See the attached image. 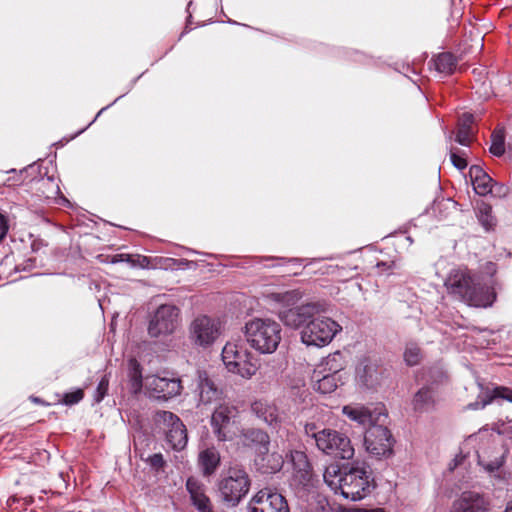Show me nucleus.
<instances>
[{
	"label": "nucleus",
	"mask_w": 512,
	"mask_h": 512,
	"mask_svg": "<svg viewBox=\"0 0 512 512\" xmlns=\"http://www.w3.org/2000/svg\"><path fill=\"white\" fill-rule=\"evenodd\" d=\"M323 478L325 483L345 499L358 501L365 498L374 488L371 472L365 467L351 466L342 470L339 465L326 467Z\"/></svg>",
	"instance_id": "obj_1"
},
{
	"label": "nucleus",
	"mask_w": 512,
	"mask_h": 512,
	"mask_svg": "<svg viewBox=\"0 0 512 512\" xmlns=\"http://www.w3.org/2000/svg\"><path fill=\"white\" fill-rule=\"evenodd\" d=\"M444 287L451 297L469 306L486 308L496 299L494 287L476 282L465 267L451 269L444 280Z\"/></svg>",
	"instance_id": "obj_2"
},
{
	"label": "nucleus",
	"mask_w": 512,
	"mask_h": 512,
	"mask_svg": "<svg viewBox=\"0 0 512 512\" xmlns=\"http://www.w3.org/2000/svg\"><path fill=\"white\" fill-rule=\"evenodd\" d=\"M264 297L267 301L283 308L278 312L279 319L285 326L292 329L303 328L313 317L326 311V304L322 302L290 307L301 300L302 293L299 290L267 292Z\"/></svg>",
	"instance_id": "obj_3"
},
{
	"label": "nucleus",
	"mask_w": 512,
	"mask_h": 512,
	"mask_svg": "<svg viewBox=\"0 0 512 512\" xmlns=\"http://www.w3.org/2000/svg\"><path fill=\"white\" fill-rule=\"evenodd\" d=\"M246 342L260 354L274 353L281 340V325L268 317H253L242 328Z\"/></svg>",
	"instance_id": "obj_4"
},
{
	"label": "nucleus",
	"mask_w": 512,
	"mask_h": 512,
	"mask_svg": "<svg viewBox=\"0 0 512 512\" xmlns=\"http://www.w3.org/2000/svg\"><path fill=\"white\" fill-rule=\"evenodd\" d=\"M222 361L229 373L251 379L258 371V358L241 342H227L222 349Z\"/></svg>",
	"instance_id": "obj_5"
},
{
	"label": "nucleus",
	"mask_w": 512,
	"mask_h": 512,
	"mask_svg": "<svg viewBox=\"0 0 512 512\" xmlns=\"http://www.w3.org/2000/svg\"><path fill=\"white\" fill-rule=\"evenodd\" d=\"M251 480L247 471L238 465L231 466L222 476L218 489L222 501L231 507L237 506L250 490Z\"/></svg>",
	"instance_id": "obj_6"
},
{
	"label": "nucleus",
	"mask_w": 512,
	"mask_h": 512,
	"mask_svg": "<svg viewBox=\"0 0 512 512\" xmlns=\"http://www.w3.org/2000/svg\"><path fill=\"white\" fill-rule=\"evenodd\" d=\"M342 330L340 324L329 317L317 315L301 330V341L307 346L324 347Z\"/></svg>",
	"instance_id": "obj_7"
},
{
	"label": "nucleus",
	"mask_w": 512,
	"mask_h": 512,
	"mask_svg": "<svg viewBox=\"0 0 512 512\" xmlns=\"http://www.w3.org/2000/svg\"><path fill=\"white\" fill-rule=\"evenodd\" d=\"M181 323V310L173 304H162L151 314L148 334L153 338L172 335Z\"/></svg>",
	"instance_id": "obj_8"
},
{
	"label": "nucleus",
	"mask_w": 512,
	"mask_h": 512,
	"mask_svg": "<svg viewBox=\"0 0 512 512\" xmlns=\"http://www.w3.org/2000/svg\"><path fill=\"white\" fill-rule=\"evenodd\" d=\"M239 411L230 403H219L211 416V427L219 441L231 440L238 431Z\"/></svg>",
	"instance_id": "obj_9"
},
{
	"label": "nucleus",
	"mask_w": 512,
	"mask_h": 512,
	"mask_svg": "<svg viewBox=\"0 0 512 512\" xmlns=\"http://www.w3.org/2000/svg\"><path fill=\"white\" fill-rule=\"evenodd\" d=\"M317 448L329 456L347 460L351 459L355 452L348 436L329 428L321 430L317 438Z\"/></svg>",
	"instance_id": "obj_10"
},
{
	"label": "nucleus",
	"mask_w": 512,
	"mask_h": 512,
	"mask_svg": "<svg viewBox=\"0 0 512 512\" xmlns=\"http://www.w3.org/2000/svg\"><path fill=\"white\" fill-rule=\"evenodd\" d=\"M220 335V321L206 315L197 316L189 325V338L200 347H209Z\"/></svg>",
	"instance_id": "obj_11"
},
{
	"label": "nucleus",
	"mask_w": 512,
	"mask_h": 512,
	"mask_svg": "<svg viewBox=\"0 0 512 512\" xmlns=\"http://www.w3.org/2000/svg\"><path fill=\"white\" fill-rule=\"evenodd\" d=\"M364 445L369 454L377 458L388 457L392 454V434L386 427L374 425L366 431Z\"/></svg>",
	"instance_id": "obj_12"
},
{
	"label": "nucleus",
	"mask_w": 512,
	"mask_h": 512,
	"mask_svg": "<svg viewBox=\"0 0 512 512\" xmlns=\"http://www.w3.org/2000/svg\"><path fill=\"white\" fill-rule=\"evenodd\" d=\"M250 512H289L285 497L270 489L258 491L249 503Z\"/></svg>",
	"instance_id": "obj_13"
},
{
	"label": "nucleus",
	"mask_w": 512,
	"mask_h": 512,
	"mask_svg": "<svg viewBox=\"0 0 512 512\" xmlns=\"http://www.w3.org/2000/svg\"><path fill=\"white\" fill-rule=\"evenodd\" d=\"M150 397L167 400L179 395L182 385L179 378H167L160 376H147L144 383Z\"/></svg>",
	"instance_id": "obj_14"
},
{
	"label": "nucleus",
	"mask_w": 512,
	"mask_h": 512,
	"mask_svg": "<svg viewBox=\"0 0 512 512\" xmlns=\"http://www.w3.org/2000/svg\"><path fill=\"white\" fill-rule=\"evenodd\" d=\"M450 512H491V502L483 493L464 491L453 501Z\"/></svg>",
	"instance_id": "obj_15"
},
{
	"label": "nucleus",
	"mask_w": 512,
	"mask_h": 512,
	"mask_svg": "<svg viewBox=\"0 0 512 512\" xmlns=\"http://www.w3.org/2000/svg\"><path fill=\"white\" fill-rule=\"evenodd\" d=\"M160 421L168 427L167 441L175 450L183 449L187 444V433L179 417L169 411H160L157 414Z\"/></svg>",
	"instance_id": "obj_16"
},
{
	"label": "nucleus",
	"mask_w": 512,
	"mask_h": 512,
	"mask_svg": "<svg viewBox=\"0 0 512 512\" xmlns=\"http://www.w3.org/2000/svg\"><path fill=\"white\" fill-rule=\"evenodd\" d=\"M199 402L203 405L217 403L222 399L223 392L205 371L197 372Z\"/></svg>",
	"instance_id": "obj_17"
},
{
	"label": "nucleus",
	"mask_w": 512,
	"mask_h": 512,
	"mask_svg": "<svg viewBox=\"0 0 512 512\" xmlns=\"http://www.w3.org/2000/svg\"><path fill=\"white\" fill-rule=\"evenodd\" d=\"M504 450L500 446L482 449L478 453V463L490 474L495 473L504 463Z\"/></svg>",
	"instance_id": "obj_18"
},
{
	"label": "nucleus",
	"mask_w": 512,
	"mask_h": 512,
	"mask_svg": "<svg viewBox=\"0 0 512 512\" xmlns=\"http://www.w3.org/2000/svg\"><path fill=\"white\" fill-rule=\"evenodd\" d=\"M186 489L190 494L191 501L199 512H213L212 504L205 494L204 486L195 478H188Z\"/></svg>",
	"instance_id": "obj_19"
},
{
	"label": "nucleus",
	"mask_w": 512,
	"mask_h": 512,
	"mask_svg": "<svg viewBox=\"0 0 512 512\" xmlns=\"http://www.w3.org/2000/svg\"><path fill=\"white\" fill-rule=\"evenodd\" d=\"M37 190L48 201H54L55 203L68 202L61 194L59 181L52 176L39 179L37 181Z\"/></svg>",
	"instance_id": "obj_20"
},
{
	"label": "nucleus",
	"mask_w": 512,
	"mask_h": 512,
	"mask_svg": "<svg viewBox=\"0 0 512 512\" xmlns=\"http://www.w3.org/2000/svg\"><path fill=\"white\" fill-rule=\"evenodd\" d=\"M252 412L269 426L276 428L280 423L278 408L267 401L257 400L251 405Z\"/></svg>",
	"instance_id": "obj_21"
},
{
	"label": "nucleus",
	"mask_w": 512,
	"mask_h": 512,
	"mask_svg": "<svg viewBox=\"0 0 512 512\" xmlns=\"http://www.w3.org/2000/svg\"><path fill=\"white\" fill-rule=\"evenodd\" d=\"M469 175L474 191L480 196H486L492 192L493 179L479 165H472Z\"/></svg>",
	"instance_id": "obj_22"
},
{
	"label": "nucleus",
	"mask_w": 512,
	"mask_h": 512,
	"mask_svg": "<svg viewBox=\"0 0 512 512\" xmlns=\"http://www.w3.org/2000/svg\"><path fill=\"white\" fill-rule=\"evenodd\" d=\"M312 379L314 381V389L323 394L334 392L343 383L342 375L318 373L317 369L314 370Z\"/></svg>",
	"instance_id": "obj_23"
},
{
	"label": "nucleus",
	"mask_w": 512,
	"mask_h": 512,
	"mask_svg": "<svg viewBox=\"0 0 512 512\" xmlns=\"http://www.w3.org/2000/svg\"><path fill=\"white\" fill-rule=\"evenodd\" d=\"M346 361L344 355L340 351L329 354L316 367L318 373H328L333 375H341L340 372L345 368Z\"/></svg>",
	"instance_id": "obj_24"
},
{
	"label": "nucleus",
	"mask_w": 512,
	"mask_h": 512,
	"mask_svg": "<svg viewBox=\"0 0 512 512\" xmlns=\"http://www.w3.org/2000/svg\"><path fill=\"white\" fill-rule=\"evenodd\" d=\"M199 465L205 475H211L220 463L219 452L214 448H207L199 453Z\"/></svg>",
	"instance_id": "obj_25"
},
{
	"label": "nucleus",
	"mask_w": 512,
	"mask_h": 512,
	"mask_svg": "<svg viewBox=\"0 0 512 512\" xmlns=\"http://www.w3.org/2000/svg\"><path fill=\"white\" fill-rule=\"evenodd\" d=\"M474 121V117L470 113H463L458 125V130L456 134V142L460 145L468 146L471 137H472V123Z\"/></svg>",
	"instance_id": "obj_26"
},
{
	"label": "nucleus",
	"mask_w": 512,
	"mask_h": 512,
	"mask_svg": "<svg viewBox=\"0 0 512 512\" xmlns=\"http://www.w3.org/2000/svg\"><path fill=\"white\" fill-rule=\"evenodd\" d=\"M245 441L258 447L260 453L268 451L269 436L266 432L260 429H248L243 433Z\"/></svg>",
	"instance_id": "obj_27"
},
{
	"label": "nucleus",
	"mask_w": 512,
	"mask_h": 512,
	"mask_svg": "<svg viewBox=\"0 0 512 512\" xmlns=\"http://www.w3.org/2000/svg\"><path fill=\"white\" fill-rule=\"evenodd\" d=\"M342 412L350 420L357 422L360 425H365L371 421V414L368 409L359 405H346L343 407Z\"/></svg>",
	"instance_id": "obj_28"
},
{
	"label": "nucleus",
	"mask_w": 512,
	"mask_h": 512,
	"mask_svg": "<svg viewBox=\"0 0 512 512\" xmlns=\"http://www.w3.org/2000/svg\"><path fill=\"white\" fill-rule=\"evenodd\" d=\"M434 403L433 393L429 388L420 389L414 396L413 406L417 411L429 409Z\"/></svg>",
	"instance_id": "obj_29"
},
{
	"label": "nucleus",
	"mask_w": 512,
	"mask_h": 512,
	"mask_svg": "<svg viewBox=\"0 0 512 512\" xmlns=\"http://www.w3.org/2000/svg\"><path fill=\"white\" fill-rule=\"evenodd\" d=\"M130 387L134 393H138L143 386L141 366L136 359L129 360Z\"/></svg>",
	"instance_id": "obj_30"
},
{
	"label": "nucleus",
	"mask_w": 512,
	"mask_h": 512,
	"mask_svg": "<svg viewBox=\"0 0 512 512\" xmlns=\"http://www.w3.org/2000/svg\"><path fill=\"white\" fill-rule=\"evenodd\" d=\"M284 460L278 453L267 454L261 458V468L265 473H276L281 470Z\"/></svg>",
	"instance_id": "obj_31"
},
{
	"label": "nucleus",
	"mask_w": 512,
	"mask_h": 512,
	"mask_svg": "<svg viewBox=\"0 0 512 512\" xmlns=\"http://www.w3.org/2000/svg\"><path fill=\"white\" fill-rule=\"evenodd\" d=\"M438 72L450 74L455 68V58L451 53H441L434 60Z\"/></svg>",
	"instance_id": "obj_32"
},
{
	"label": "nucleus",
	"mask_w": 512,
	"mask_h": 512,
	"mask_svg": "<svg viewBox=\"0 0 512 512\" xmlns=\"http://www.w3.org/2000/svg\"><path fill=\"white\" fill-rule=\"evenodd\" d=\"M490 152L500 157L505 152V135L503 129H496L491 135Z\"/></svg>",
	"instance_id": "obj_33"
},
{
	"label": "nucleus",
	"mask_w": 512,
	"mask_h": 512,
	"mask_svg": "<svg viewBox=\"0 0 512 512\" xmlns=\"http://www.w3.org/2000/svg\"><path fill=\"white\" fill-rule=\"evenodd\" d=\"M477 217L486 230L491 229L495 225V219L492 216V208L488 204L482 203L479 206Z\"/></svg>",
	"instance_id": "obj_34"
},
{
	"label": "nucleus",
	"mask_w": 512,
	"mask_h": 512,
	"mask_svg": "<svg viewBox=\"0 0 512 512\" xmlns=\"http://www.w3.org/2000/svg\"><path fill=\"white\" fill-rule=\"evenodd\" d=\"M421 358H422V353L417 344L409 343L406 345V348L404 351V360L408 365H410V366L417 365L420 362Z\"/></svg>",
	"instance_id": "obj_35"
},
{
	"label": "nucleus",
	"mask_w": 512,
	"mask_h": 512,
	"mask_svg": "<svg viewBox=\"0 0 512 512\" xmlns=\"http://www.w3.org/2000/svg\"><path fill=\"white\" fill-rule=\"evenodd\" d=\"M108 386H109V379L105 375L101 378V380L98 383V386L96 388V391L94 393L95 402L99 403L103 400V398L107 394Z\"/></svg>",
	"instance_id": "obj_36"
},
{
	"label": "nucleus",
	"mask_w": 512,
	"mask_h": 512,
	"mask_svg": "<svg viewBox=\"0 0 512 512\" xmlns=\"http://www.w3.org/2000/svg\"><path fill=\"white\" fill-rule=\"evenodd\" d=\"M308 396V390L303 387L291 389V397L296 404L304 403Z\"/></svg>",
	"instance_id": "obj_37"
},
{
	"label": "nucleus",
	"mask_w": 512,
	"mask_h": 512,
	"mask_svg": "<svg viewBox=\"0 0 512 512\" xmlns=\"http://www.w3.org/2000/svg\"><path fill=\"white\" fill-rule=\"evenodd\" d=\"M84 397V393L81 389H77L76 391L66 393L64 396V403L67 405H73L81 401Z\"/></svg>",
	"instance_id": "obj_38"
},
{
	"label": "nucleus",
	"mask_w": 512,
	"mask_h": 512,
	"mask_svg": "<svg viewBox=\"0 0 512 512\" xmlns=\"http://www.w3.org/2000/svg\"><path fill=\"white\" fill-rule=\"evenodd\" d=\"M450 158L452 164L459 170H463L467 167V161L464 157L458 155L456 152L451 151Z\"/></svg>",
	"instance_id": "obj_39"
},
{
	"label": "nucleus",
	"mask_w": 512,
	"mask_h": 512,
	"mask_svg": "<svg viewBox=\"0 0 512 512\" xmlns=\"http://www.w3.org/2000/svg\"><path fill=\"white\" fill-rule=\"evenodd\" d=\"M494 397H499L512 402V389L506 387H496L493 391Z\"/></svg>",
	"instance_id": "obj_40"
},
{
	"label": "nucleus",
	"mask_w": 512,
	"mask_h": 512,
	"mask_svg": "<svg viewBox=\"0 0 512 512\" xmlns=\"http://www.w3.org/2000/svg\"><path fill=\"white\" fill-rule=\"evenodd\" d=\"M304 431L305 434L308 437H311L314 440L315 444L317 445V438L318 435L321 433V430H318L317 426L314 423H307L304 426Z\"/></svg>",
	"instance_id": "obj_41"
},
{
	"label": "nucleus",
	"mask_w": 512,
	"mask_h": 512,
	"mask_svg": "<svg viewBox=\"0 0 512 512\" xmlns=\"http://www.w3.org/2000/svg\"><path fill=\"white\" fill-rule=\"evenodd\" d=\"M9 230L8 219L3 214H0V243L4 240Z\"/></svg>",
	"instance_id": "obj_42"
},
{
	"label": "nucleus",
	"mask_w": 512,
	"mask_h": 512,
	"mask_svg": "<svg viewBox=\"0 0 512 512\" xmlns=\"http://www.w3.org/2000/svg\"><path fill=\"white\" fill-rule=\"evenodd\" d=\"M119 262H128L131 263L132 266H135V262L132 260L131 256L128 254H117L111 257L110 263L115 264Z\"/></svg>",
	"instance_id": "obj_43"
},
{
	"label": "nucleus",
	"mask_w": 512,
	"mask_h": 512,
	"mask_svg": "<svg viewBox=\"0 0 512 512\" xmlns=\"http://www.w3.org/2000/svg\"><path fill=\"white\" fill-rule=\"evenodd\" d=\"M149 462L152 467L154 468H161L164 465V459L161 454H154L149 457Z\"/></svg>",
	"instance_id": "obj_44"
},
{
	"label": "nucleus",
	"mask_w": 512,
	"mask_h": 512,
	"mask_svg": "<svg viewBox=\"0 0 512 512\" xmlns=\"http://www.w3.org/2000/svg\"><path fill=\"white\" fill-rule=\"evenodd\" d=\"M351 512H384V510L381 509V508L371 509V510H367V509H354Z\"/></svg>",
	"instance_id": "obj_45"
},
{
	"label": "nucleus",
	"mask_w": 512,
	"mask_h": 512,
	"mask_svg": "<svg viewBox=\"0 0 512 512\" xmlns=\"http://www.w3.org/2000/svg\"><path fill=\"white\" fill-rule=\"evenodd\" d=\"M486 270H487L488 273L494 274L496 272L495 265L493 263L489 262L487 264Z\"/></svg>",
	"instance_id": "obj_46"
},
{
	"label": "nucleus",
	"mask_w": 512,
	"mask_h": 512,
	"mask_svg": "<svg viewBox=\"0 0 512 512\" xmlns=\"http://www.w3.org/2000/svg\"><path fill=\"white\" fill-rule=\"evenodd\" d=\"M138 263L141 267H147L149 264V259L147 257H142Z\"/></svg>",
	"instance_id": "obj_47"
},
{
	"label": "nucleus",
	"mask_w": 512,
	"mask_h": 512,
	"mask_svg": "<svg viewBox=\"0 0 512 512\" xmlns=\"http://www.w3.org/2000/svg\"><path fill=\"white\" fill-rule=\"evenodd\" d=\"M288 262H292V263H296V264H301L304 262V259H301V258H290L287 260Z\"/></svg>",
	"instance_id": "obj_48"
},
{
	"label": "nucleus",
	"mask_w": 512,
	"mask_h": 512,
	"mask_svg": "<svg viewBox=\"0 0 512 512\" xmlns=\"http://www.w3.org/2000/svg\"><path fill=\"white\" fill-rule=\"evenodd\" d=\"M377 268H390V266H387L385 262H380L377 264Z\"/></svg>",
	"instance_id": "obj_49"
},
{
	"label": "nucleus",
	"mask_w": 512,
	"mask_h": 512,
	"mask_svg": "<svg viewBox=\"0 0 512 512\" xmlns=\"http://www.w3.org/2000/svg\"><path fill=\"white\" fill-rule=\"evenodd\" d=\"M505 512H512V500L507 504Z\"/></svg>",
	"instance_id": "obj_50"
},
{
	"label": "nucleus",
	"mask_w": 512,
	"mask_h": 512,
	"mask_svg": "<svg viewBox=\"0 0 512 512\" xmlns=\"http://www.w3.org/2000/svg\"><path fill=\"white\" fill-rule=\"evenodd\" d=\"M265 260H267V261H273V262H274V261H277L278 259H276V258H274V257H267V258H265Z\"/></svg>",
	"instance_id": "obj_51"
},
{
	"label": "nucleus",
	"mask_w": 512,
	"mask_h": 512,
	"mask_svg": "<svg viewBox=\"0 0 512 512\" xmlns=\"http://www.w3.org/2000/svg\"><path fill=\"white\" fill-rule=\"evenodd\" d=\"M296 455L299 457V458H305L304 454L303 453H300V452H297Z\"/></svg>",
	"instance_id": "obj_52"
},
{
	"label": "nucleus",
	"mask_w": 512,
	"mask_h": 512,
	"mask_svg": "<svg viewBox=\"0 0 512 512\" xmlns=\"http://www.w3.org/2000/svg\"><path fill=\"white\" fill-rule=\"evenodd\" d=\"M105 108H102L101 110H99V113L97 114L96 118L102 113V111L104 110Z\"/></svg>",
	"instance_id": "obj_53"
},
{
	"label": "nucleus",
	"mask_w": 512,
	"mask_h": 512,
	"mask_svg": "<svg viewBox=\"0 0 512 512\" xmlns=\"http://www.w3.org/2000/svg\"><path fill=\"white\" fill-rule=\"evenodd\" d=\"M490 401H485L483 404H482V407L486 406Z\"/></svg>",
	"instance_id": "obj_54"
}]
</instances>
